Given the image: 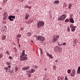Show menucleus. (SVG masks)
<instances>
[{
  "mask_svg": "<svg viewBox=\"0 0 80 80\" xmlns=\"http://www.w3.org/2000/svg\"><path fill=\"white\" fill-rule=\"evenodd\" d=\"M10 62H6V65H10Z\"/></svg>",
  "mask_w": 80,
  "mask_h": 80,
  "instance_id": "obj_25",
  "label": "nucleus"
},
{
  "mask_svg": "<svg viewBox=\"0 0 80 80\" xmlns=\"http://www.w3.org/2000/svg\"><path fill=\"white\" fill-rule=\"evenodd\" d=\"M22 35L20 34H18L17 35V38H20Z\"/></svg>",
  "mask_w": 80,
  "mask_h": 80,
  "instance_id": "obj_19",
  "label": "nucleus"
},
{
  "mask_svg": "<svg viewBox=\"0 0 80 80\" xmlns=\"http://www.w3.org/2000/svg\"><path fill=\"white\" fill-rule=\"evenodd\" d=\"M60 48H59V47L58 46H56L54 48V50H55L56 51H58L59 50H60Z\"/></svg>",
  "mask_w": 80,
  "mask_h": 80,
  "instance_id": "obj_13",
  "label": "nucleus"
},
{
  "mask_svg": "<svg viewBox=\"0 0 80 80\" xmlns=\"http://www.w3.org/2000/svg\"><path fill=\"white\" fill-rule=\"evenodd\" d=\"M30 68L29 67H27L22 68V70H26Z\"/></svg>",
  "mask_w": 80,
  "mask_h": 80,
  "instance_id": "obj_11",
  "label": "nucleus"
},
{
  "mask_svg": "<svg viewBox=\"0 0 80 80\" xmlns=\"http://www.w3.org/2000/svg\"><path fill=\"white\" fill-rule=\"evenodd\" d=\"M24 55H25L26 56H27V55L24 54Z\"/></svg>",
  "mask_w": 80,
  "mask_h": 80,
  "instance_id": "obj_51",
  "label": "nucleus"
},
{
  "mask_svg": "<svg viewBox=\"0 0 80 80\" xmlns=\"http://www.w3.org/2000/svg\"><path fill=\"white\" fill-rule=\"evenodd\" d=\"M33 68H36V69H37L38 68V67L37 66V65H34L32 67Z\"/></svg>",
  "mask_w": 80,
  "mask_h": 80,
  "instance_id": "obj_15",
  "label": "nucleus"
},
{
  "mask_svg": "<svg viewBox=\"0 0 80 80\" xmlns=\"http://www.w3.org/2000/svg\"><path fill=\"white\" fill-rule=\"evenodd\" d=\"M31 70L32 73H34L35 72V69L32 68Z\"/></svg>",
  "mask_w": 80,
  "mask_h": 80,
  "instance_id": "obj_17",
  "label": "nucleus"
},
{
  "mask_svg": "<svg viewBox=\"0 0 80 80\" xmlns=\"http://www.w3.org/2000/svg\"><path fill=\"white\" fill-rule=\"evenodd\" d=\"M8 18L10 21L12 22V21L13 20V18H15V16L12 15H10L9 16Z\"/></svg>",
  "mask_w": 80,
  "mask_h": 80,
  "instance_id": "obj_7",
  "label": "nucleus"
},
{
  "mask_svg": "<svg viewBox=\"0 0 80 80\" xmlns=\"http://www.w3.org/2000/svg\"><path fill=\"white\" fill-rule=\"evenodd\" d=\"M6 13H4V14H5Z\"/></svg>",
  "mask_w": 80,
  "mask_h": 80,
  "instance_id": "obj_57",
  "label": "nucleus"
},
{
  "mask_svg": "<svg viewBox=\"0 0 80 80\" xmlns=\"http://www.w3.org/2000/svg\"><path fill=\"white\" fill-rule=\"evenodd\" d=\"M6 18H5V17L3 18V20H6Z\"/></svg>",
  "mask_w": 80,
  "mask_h": 80,
  "instance_id": "obj_41",
  "label": "nucleus"
},
{
  "mask_svg": "<svg viewBox=\"0 0 80 80\" xmlns=\"http://www.w3.org/2000/svg\"><path fill=\"white\" fill-rule=\"evenodd\" d=\"M31 34H32V33L31 32H28L27 33L28 36H30L31 35Z\"/></svg>",
  "mask_w": 80,
  "mask_h": 80,
  "instance_id": "obj_23",
  "label": "nucleus"
},
{
  "mask_svg": "<svg viewBox=\"0 0 80 80\" xmlns=\"http://www.w3.org/2000/svg\"><path fill=\"white\" fill-rule=\"evenodd\" d=\"M69 20L70 21V22L72 23H74V20H73V19L72 18H70Z\"/></svg>",
  "mask_w": 80,
  "mask_h": 80,
  "instance_id": "obj_12",
  "label": "nucleus"
},
{
  "mask_svg": "<svg viewBox=\"0 0 80 80\" xmlns=\"http://www.w3.org/2000/svg\"><path fill=\"white\" fill-rule=\"evenodd\" d=\"M18 44H19V41H18Z\"/></svg>",
  "mask_w": 80,
  "mask_h": 80,
  "instance_id": "obj_50",
  "label": "nucleus"
},
{
  "mask_svg": "<svg viewBox=\"0 0 80 80\" xmlns=\"http://www.w3.org/2000/svg\"><path fill=\"white\" fill-rule=\"evenodd\" d=\"M17 40H18V42H19V39H17Z\"/></svg>",
  "mask_w": 80,
  "mask_h": 80,
  "instance_id": "obj_46",
  "label": "nucleus"
},
{
  "mask_svg": "<svg viewBox=\"0 0 80 80\" xmlns=\"http://www.w3.org/2000/svg\"><path fill=\"white\" fill-rule=\"evenodd\" d=\"M3 56V55L2 53L0 54V58H1Z\"/></svg>",
  "mask_w": 80,
  "mask_h": 80,
  "instance_id": "obj_27",
  "label": "nucleus"
},
{
  "mask_svg": "<svg viewBox=\"0 0 80 80\" xmlns=\"http://www.w3.org/2000/svg\"><path fill=\"white\" fill-rule=\"evenodd\" d=\"M75 75V70L73 69L72 70V73H71V76L74 77Z\"/></svg>",
  "mask_w": 80,
  "mask_h": 80,
  "instance_id": "obj_8",
  "label": "nucleus"
},
{
  "mask_svg": "<svg viewBox=\"0 0 80 80\" xmlns=\"http://www.w3.org/2000/svg\"><path fill=\"white\" fill-rule=\"evenodd\" d=\"M8 58H9V59H12V58L11 56H9Z\"/></svg>",
  "mask_w": 80,
  "mask_h": 80,
  "instance_id": "obj_38",
  "label": "nucleus"
},
{
  "mask_svg": "<svg viewBox=\"0 0 80 80\" xmlns=\"http://www.w3.org/2000/svg\"><path fill=\"white\" fill-rule=\"evenodd\" d=\"M21 30H23V28H21Z\"/></svg>",
  "mask_w": 80,
  "mask_h": 80,
  "instance_id": "obj_42",
  "label": "nucleus"
},
{
  "mask_svg": "<svg viewBox=\"0 0 80 80\" xmlns=\"http://www.w3.org/2000/svg\"><path fill=\"white\" fill-rule=\"evenodd\" d=\"M20 56V60L23 61V60H25L27 59V57L26 56Z\"/></svg>",
  "mask_w": 80,
  "mask_h": 80,
  "instance_id": "obj_6",
  "label": "nucleus"
},
{
  "mask_svg": "<svg viewBox=\"0 0 80 80\" xmlns=\"http://www.w3.org/2000/svg\"><path fill=\"white\" fill-rule=\"evenodd\" d=\"M59 2V1L57 0V1H55L54 2V3L55 4V3L57 4V3H58Z\"/></svg>",
  "mask_w": 80,
  "mask_h": 80,
  "instance_id": "obj_20",
  "label": "nucleus"
},
{
  "mask_svg": "<svg viewBox=\"0 0 80 80\" xmlns=\"http://www.w3.org/2000/svg\"><path fill=\"white\" fill-rule=\"evenodd\" d=\"M25 50H23L22 51V55L21 56H24V55H25Z\"/></svg>",
  "mask_w": 80,
  "mask_h": 80,
  "instance_id": "obj_16",
  "label": "nucleus"
},
{
  "mask_svg": "<svg viewBox=\"0 0 80 80\" xmlns=\"http://www.w3.org/2000/svg\"><path fill=\"white\" fill-rule=\"evenodd\" d=\"M44 25H45L44 22L42 21H39L37 24L38 28H41V27H44Z\"/></svg>",
  "mask_w": 80,
  "mask_h": 80,
  "instance_id": "obj_1",
  "label": "nucleus"
},
{
  "mask_svg": "<svg viewBox=\"0 0 80 80\" xmlns=\"http://www.w3.org/2000/svg\"><path fill=\"white\" fill-rule=\"evenodd\" d=\"M3 2H7V0H3Z\"/></svg>",
  "mask_w": 80,
  "mask_h": 80,
  "instance_id": "obj_39",
  "label": "nucleus"
},
{
  "mask_svg": "<svg viewBox=\"0 0 80 80\" xmlns=\"http://www.w3.org/2000/svg\"><path fill=\"white\" fill-rule=\"evenodd\" d=\"M68 73H70L71 72V70L69 69L67 71Z\"/></svg>",
  "mask_w": 80,
  "mask_h": 80,
  "instance_id": "obj_22",
  "label": "nucleus"
},
{
  "mask_svg": "<svg viewBox=\"0 0 80 80\" xmlns=\"http://www.w3.org/2000/svg\"><path fill=\"white\" fill-rule=\"evenodd\" d=\"M69 22V19H67L65 20V22Z\"/></svg>",
  "mask_w": 80,
  "mask_h": 80,
  "instance_id": "obj_28",
  "label": "nucleus"
},
{
  "mask_svg": "<svg viewBox=\"0 0 80 80\" xmlns=\"http://www.w3.org/2000/svg\"><path fill=\"white\" fill-rule=\"evenodd\" d=\"M42 61V60H40V61L41 62Z\"/></svg>",
  "mask_w": 80,
  "mask_h": 80,
  "instance_id": "obj_55",
  "label": "nucleus"
},
{
  "mask_svg": "<svg viewBox=\"0 0 80 80\" xmlns=\"http://www.w3.org/2000/svg\"><path fill=\"white\" fill-rule=\"evenodd\" d=\"M75 28H76V27L75 26L73 27L71 29L72 32H75Z\"/></svg>",
  "mask_w": 80,
  "mask_h": 80,
  "instance_id": "obj_14",
  "label": "nucleus"
},
{
  "mask_svg": "<svg viewBox=\"0 0 80 80\" xmlns=\"http://www.w3.org/2000/svg\"><path fill=\"white\" fill-rule=\"evenodd\" d=\"M28 73H32V71H31L30 70H29Z\"/></svg>",
  "mask_w": 80,
  "mask_h": 80,
  "instance_id": "obj_32",
  "label": "nucleus"
},
{
  "mask_svg": "<svg viewBox=\"0 0 80 80\" xmlns=\"http://www.w3.org/2000/svg\"><path fill=\"white\" fill-rule=\"evenodd\" d=\"M31 42L32 43H33V41H31Z\"/></svg>",
  "mask_w": 80,
  "mask_h": 80,
  "instance_id": "obj_48",
  "label": "nucleus"
},
{
  "mask_svg": "<svg viewBox=\"0 0 80 80\" xmlns=\"http://www.w3.org/2000/svg\"><path fill=\"white\" fill-rule=\"evenodd\" d=\"M45 70H47V69H45Z\"/></svg>",
  "mask_w": 80,
  "mask_h": 80,
  "instance_id": "obj_56",
  "label": "nucleus"
},
{
  "mask_svg": "<svg viewBox=\"0 0 80 80\" xmlns=\"http://www.w3.org/2000/svg\"><path fill=\"white\" fill-rule=\"evenodd\" d=\"M11 72H13V71H11Z\"/></svg>",
  "mask_w": 80,
  "mask_h": 80,
  "instance_id": "obj_53",
  "label": "nucleus"
},
{
  "mask_svg": "<svg viewBox=\"0 0 80 80\" xmlns=\"http://www.w3.org/2000/svg\"><path fill=\"white\" fill-rule=\"evenodd\" d=\"M5 29H4V28H2V29H1V32H2V31H3V30H4Z\"/></svg>",
  "mask_w": 80,
  "mask_h": 80,
  "instance_id": "obj_37",
  "label": "nucleus"
},
{
  "mask_svg": "<svg viewBox=\"0 0 80 80\" xmlns=\"http://www.w3.org/2000/svg\"><path fill=\"white\" fill-rule=\"evenodd\" d=\"M4 28H5L4 30H6V31L7 30V26H4Z\"/></svg>",
  "mask_w": 80,
  "mask_h": 80,
  "instance_id": "obj_26",
  "label": "nucleus"
},
{
  "mask_svg": "<svg viewBox=\"0 0 80 80\" xmlns=\"http://www.w3.org/2000/svg\"><path fill=\"white\" fill-rule=\"evenodd\" d=\"M19 47H20V44L19 45Z\"/></svg>",
  "mask_w": 80,
  "mask_h": 80,
  "instance_id": "obj_49",
  "label": "nucleus"
},
{
  "mask_svg": "<svg viewBox=\"0 0 80 80\" xmlns=\"http://www.w3.org/2000/svg\"><path fill=\"white\" fill-rule=\"evenodd\" d=\"M55 62H58V60H55Z\"/></svg>",
  "mask_w": 80,
  "mask_h": 80,
  "instance_id": "obj_45",
  "label": "nucleus"
},
{
  "mask_svg": "<svg viewBox=\"0 0 80 80\" xmlns=\"http://www.w3.org/2000/svg\"><path fill=\"white\" fill-rule=\"evenodd\" d=\"M62 44V45H67V43L65 42L63 43Z\"/></svg>",
  "mask_w": 80,
  "mask_h": 80,
  "instance_id": "obj_31",
  "label": "nucleus"
},
{
  "mask_svg": "<svg viewBox=\"0 0 80 80\" xmlns=\"http://www.w3.org/2000/svg\"><path fill=\"white\" fill-rule=\"evenodd\" d=\"M70 28H69V27H68V32H70Z\"/></svg>",
  "mask_w": 80,
  "mask_h": 80,
  "instance_id": "obj_34",
  "label": "nucleus"
},
{
  "mask_svg": "<svg viewBox=\"0 0 80 80\" xmlns=\"http://www.w3.org/2000/svg\"><path fill=\"white\" fill-rule=\"evenodd\" d=\"M36 40H42V41H43L45 40V39L42 36H38L36 37Z\"/></svg>",
  "mask_w": 80,
  "mask_h": 80,
  "instance_id": "obj_3",
  "label": "nucleus"
},
{
  "mask_svg": "<svg viewBox=\"0 0 80 80\" xmlns=\"http://www.w3.org/2000/svg\"><path fill=\"white\" fill-rule=\"evenodd\" d=\"M67 17V16L65 14H63L60 17H59L58 18V20H64L65 18Z\"/></svg>",
  "mask_w": 80,
  "mask_h": 80,
  "instance_id": "obj_2",
  "label": "nucleus"
},
{
  "mask_svg": "<svg viewBox=\"0 0 80 80\" xmlns=\"http://www.w3.org/2000/svg\"><path fill=\"white\" fill-rule=\"evenodd\" d=\"M57 43L58 46H63V45L62 44H60L59 42H57Z\"/></svg>",
  "mask_w": 80,
  "mask_h": 80,
  "instance_id": "obj_24",
  "label": "nucleus"
},
{
  "mask_svg": "<svg viewBox=\"0 0 80 80\" xmlns=\"http://www.w3.org/2000/svg\"><path fill=\"white\" fill-rule=\"evenodd\" d=\"M71 27V26H70V27Z\"/></svg>",
  "mask_w": 80,
  "mask_h": 80,
  "instance_id": "obj_58",
  "label": "nucleus"
},
{
  "mask_svg": "<svg viewBox=\"0 0 80 80\" xmlns=\"http://www.w3.org/2000/svg\"><path fill=\"white\" fill-rule=\"evenodd\" d=\"M68 8H71V7H72V4L71 3L69 4L68 5Z\"/></svg>",
  "mask_w": 80,
  "mask_h": 80,
  "instance_id": "obj_21",
  "label": "nucleus"
},
{
  "mask_svg": "<svg viewBox=\"0 0 80 80\" xmlns=\"http://www.w3.org/2000/svg\"><path fill=\"white\" fill-rule=\"evenodd\" d=\"M59 37H60V36L58 35H55L54 36L52 42H56L58 40V38H59Z\"/></svg>",
  "mask_w": 80,
  "mask_h": 80,
  "instance_id": "obj_4",
  "label": "nucleus"
},
{
  "mask_svg": "<svg viewBox=\"0 0 80 80\" xmlns=\"http://www.w3.org/2000/svg\"><path fill=\"white\" fill-rule=\"evenodd\" d=\"M46 54H47V56H48V57H50V58H53V57L52 56V55H50V54H49L48 52H47Z\"/></svg>",
  "mask_w": 80,
  "mask_h": 80,
  "instance_id": "obj_9",
  "label": "nucleus"
},
{
  "mask_svg": "<svg viewBox=\"0 0 80 80\" xmlns=\"http://www.w3.org/2000/svg\"><path fill=\"white\" fill-rule=\"evenodd\" d=\"M28 6L27 5H26L24 6L25 8H28Z\"/></svg>",
  "mask_w": 80,
  "mask_h": 80,
  "instance_id": "obj_36",
  "label": "nucleus"
},
{
  "mask_svg": "<svg viewBox=\"0 0 80 80\" xmlns=\"http://www.w3.org/2000/svg\"><path fill=\"white\" fill-rule=\"evenodd\" d=\"M31 77V75L30 74L28 76V77Z\"/></svg>",
  "mask_w": 80,
  "mask_h": 80,
  "instance_id": "obj_43",
  "label": "nucleus"
},
{
  "mask_svg": "<svg viewBox=\"0 0 80 80\" xmlns=\"http://www.w3.org/2000/svg\"><path fill=\"white\" fill-rule=\"evenodd\" d=\"M28 8H29V9H31V8H32V7H31V6L30 7H28Z\"/></svg>",
  "mask_w": 80,
  "mask_h": 80,
  "instance_id": "obj_40",
  "label": "nucleus"
},
{
  "mask_svg": "<svg viewBox=\"0 0 80 80\" xmlns=\"http://www.w3.org/2000/svg\"><path fill=\"white\" fill-rule=\"evenodd\" d=\"M28 17H29V15L28 14V13H26L25 16V20H27L28 18Z\"/></svg>",
  "mask_w": 80,
  "mask_h": 80,
  "instance_id": "obj_10",
  "label": "nucleus"
},
{
  "mask_svg": "<svg viewBox=\"0 0 80 80\" xmlns=\"http://www.w3.org/2000/svg\"><path fill=\"white\" fill-rule=\"evenodd\" d=\"M65 80H68V78H67V77L66 76H65Z\"/></svg>",
  "mask_w": 80,
  "mask_h": 80,
  "instance_id": "obj_30",
  "label": "nucleus"
},
{
  "mask_svg": "<svg viewBox=\"0 0 80 80\" xmlns=\"http://www.w3.org/2000/svg\"><path fill=\"white\" fill-rule=\"evenodd\" d=\"M14 50H16V52H17V50H16V48H15V47L14 48Z\"/></svg>",
  "mask_w": 80,
  "mask_h": 80,
  "instance_id": "obj_44",
  "label": "nucleus"
},
{
  "mask_svg": "<svg viewBox=\"0 0 80 80\" xmlns=\"http://www.w3.org/2000/svg\"><path fill=\"white\" fill-rule=\"evenodd\" d=\"M6 38V36H3L2 37V40H5Z\"/></svg>",
  "mask_w": 80,
  "mask_h": 80,
  "instance_id": "obj_18",
  "label": "nucleus"
},
{
  "mask_svg": "<svg viewBox=\"0 0 80 80\" xmlns=\"http://www.w3.org/2000/svg\"><path fill=\"white\" fill-rule=\"evenodd\" d=\"M6 31H7L4 29L2 31V32H3V33H5V32Z\"/></svg>",
  "mask_w": 80,
  "mask_h": 80,
  "instance_id": "obj_35",
  "label": "nucleus"
},
{
  "mask_svg": "<svg viewBox=\"0 0 80 80\" xmlns=\"http://www.w3.org/2000/svg\"><path fill=\"white\" fill-rule=\"evenodd\" d=\"M17 10L18 11H19V9H18Z\"/></svg>",
  "mask_w": 80,
  "mask_h": 80,
  "instance_id": "obj_54",
  "label": "nucleus"
},
{
  "mask_svg": "<svg viewBox=\"0 0 80 80\" xmlns=\"http://www.w3.org/2000/svg\"><path fill=\"white\" fill-rule=\"evenodd\" d=\"M6 53H7L8 55H10V53H9V52L8 51H6Z\"/></svg>",
  "mask_w": 80,
  "mask_h": 80,
  "instance_id": "obj_33",
  "label": "nucleus"
},
{
  "mask_svg": "<svg viewBox=\"0 0 80 80\" xmlns=\"http://www.w3.org/2000/svg\"><path fill=\"white\" fill-rule=\"evenodd\" d=\"M23 1H24V0H22V1H21V2H23Z\"/></svg>",
  "mask_w": 80,
  "mask_h": 80,
  "instance_id": "obj_47",
  "label": "nucleus"
},
{
  "mask_svg": "<svg viewBox=\"0 0 80 80\" xmlns=\"http://www.w3.org/2000/svg\"><path fill=\"white\" fill-rule=\"evenodd\" d=\"M58 80H60L61 79V77L60 76H59L57 78Z\"/></svg>",
  "mask_w": 80,
  "mask_h": 80,
  "instance_id": "obj_29",
  "label": "nucleus"
},
{
  "mask_svg": "<svg viewBox=\"0 0 80 80\" xmlns=\"http://www.w3.org/2000/svg\"><path fill=\"white\" fill-rule=\"evenodd\" d=\"M10 68H11V66L9 65L8 66V67H4V69L5 70L6 72H10Z\"/></svg>",
  "mask_w": 80,
  "mask_h": 80,
  "instance_id": "obj_5",
  "label": "nucleus"
},
{
  "mask_svg": "<svg viewBox=\"0 0 80 80\" xmlns=\"http://www.w3.org/2000/svg\"><path fill=\"white\" fill-rule=\"evenodd\" d=\"M65 7H66V6H67V5L66 4V5H65Z\"/></svg>",
  "mask_w": 80,
  "mask_h": 80,
  "instance_id": "obj_52",
  "label": "nucleus"
}]
</instances>
